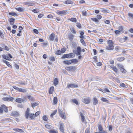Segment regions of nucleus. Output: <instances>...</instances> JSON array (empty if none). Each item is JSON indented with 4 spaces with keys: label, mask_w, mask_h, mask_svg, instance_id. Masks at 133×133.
Segmentation results:
<instances>
[{
    "label": "nucleus",
    "mask_w": 133,
    "mask_h": 133,
    "mask_svg": "<svg viewBox=\"0 0 133 133\" xmlns=\"http://www.w3.org/2000/svg\"><path fill=\"white\" fill-rule=\"evenodd\" d=\"M113 41L110 40L108 41V45L106 47V49L108 50H113L114 48V46L113 45Z\"/></svg>",
    "instance_id": "1"
},
{
    "label": "nucleus",
    "mask_w": 133,
    "mask_h": 133,
    "mask_svg": "<svg viewBox=\"0 0 133 133\" xmlns=\"http://www.w3.org/2000/svg\"><path fill=\"white\" fill-rule=\"evenodd\" d=\"M3 45L4 47V49L8 51L9 50V48L8 46L5 45L4 44Z\"/></svg>",
    "instance_id": "56"
},
{
    "label": "nucleus",
    "mask_w": 133,
    "mask_h": 133,
    "mask_svg": "<svg viewBox=\"0 0 133 133\" xmlns=\"http://www.w3.org/2000/svg\"><path fill=\"white\" fill-rule=\"evenodd\" d=\"M32 11L35 13H37L39 12V10L38 9H34Z\"/></svg>",
    "instance_id": "52"
},
{
    "label": "nucleus",
    "mask_w": 133,
    "mask_h": 133,
    "mask_svg": "<svg viewBox=\"0 0 133 133\" xmlns=\"http://www.w3.org/2000/svg\"><path fill=\"white\" fill-rule=\"evenodd\" d=\"M69 56L68 54H64L63 55L61 58L62 59H65L66 58H69Z\"/></svg>",
    "instance_id": "41"
},
{
    "label": "nucleus",
    "mask_w": 133,
    "mask_h": 133,
    "mask_svg": "<svg viewBox=\"0 0 133 133\" xmlns=\"http://www.w3.org/2000/svg\"><path fill=\"white\" fill-rule=\"evenodd\" d=\"M45 126L46 128L48 129H51L52 127L51 125H50L48 124H45Z\"/></svg>",
    "instance_id": "34"
},
{
    "label": "nucleus",
    "mask_w": 133,
    "mask_h": 133,
    "mask_svg": "<svg viewBox=\"0 0 133 133\" xmlns=\"http://www.w3.org/2000/svg\"><path fill=\"white\" fill-rule=\"evenodd\" d=\"M91 19L93 22H95L96 24H98L99 22L98 19L96 18H91Z\"/></svg>",
    "instance_id": "15"
},
{
    "label": "nucleus",
    "mask_w": 133,
    "mask_h": 133,
    "mask_svg": "<svg viewBox=\"0 0 133 133\" xmlns=\"http://www.w3.org/2000/svg\"><path fill=\"white\" fill-rule=\"evenodd\" d=\"M34 32L36 34H37L39 32L36 29H34L33 30Z\"/></svg>",
    "instance_id": "61"
},
{
    "label": "nucleus",
    "mask_w": 133,
    "mask_h": 133,
    "mask_svg": "<svg viewBox=\"0 0 133 133\" xmlns=\"http://www.w3.org/2000/svg\"><path fill=\"white\" fill-rule=\"evenodd\" d=\"M130 100L131 103L133 104V97L130 98Z\"/></svg>",
    "instance_id": "64"
},
{
    "label": "nucleus",
    "mask_w": 133,
    "mask_h": 133,
    "mask_svg": "<svg viewBox=\"0 0 133 133\" xmlns=\"http://www.w3.org/2000/svg\"><path fill=\"white\" fill-rule=\"evenodd\" d=\"M67 12L66 10L63 11L58 10L56 12V13L58 15H65L66 14Z\"/></svg>",
    "instance_id": "7"
},
{
    "label": "nucleus",
    "mask_w": 133,
    "mask_h": 133,
    "mask_svg": "<svg viewBox=\"0 0 133 133\" xmlns=\"http://www.w3.org/2000/svg\"><path fill=\"white\" fill-rule=\"evenodd\" d=\"M58 81L57 78H56L54 79L53 84L55 86L57 85L58 84Z\"/></svg>",
    "instance_id": "18"
},
{
    "label": "nucleus",
    "mask_w": 133,
    "mask_h": 133,
    "mask_svg": "<svg viewBox=\"0 0 133 133\" xmlns=\"http://www.w3.org/2000/svg\"><path fill=\"white\" fill-rule=\"evenodd\" d=\"M1 107L3 110H4V111L6 112H8V107L6 106L4 104H2L1 105Z\"/></svg>",
    "instance_id": "10"
},
{
    "label": "nucleus",
    "mask_w": 133,
    "mask_h": 133,
    "mask_svg": "<svg viewBox=\"0 0 133 133\" xmlns=\"http://www.w3.org/2000/svg\"><path fill=\"white\" fill-rule=\"evenodd\" d=\"M74 37V36L73 35L71 34L69 36V38L70 39L72 40L73 39Z\"/></svg>",
    "instance_id": "54"
},
{
    "label": "nucleus",
    "mask_w": 133,
    "mask_h": 133,
    "mask_svg": "<svg viewBox=\"0 0 133 133\" xmlns=\"http://www.w3.org/2000/svg\"><path fill=\"white\" fill-rule=\"evenodd\" d=\"M98 128L99 131H102L103 130V128L102 125L101 124H98Z\"/></svg>",
    "instance_id": "45"
},
{
    "label": "nucleus",
    "mask_w": 133,
    "mask_h": 133,
    "mask_svg": "<svg viewBox=\"0 0 133 133\" xmlns=\"http://www.w3.org/2000/svg\"><path fill=\"white\" fill-rule=\"evenodd\" d=\"M11 115L14 117H17L19 115V114L17 111H13L11 113Z\"/></svg>",
    "instance_id": "8"
},
{
    "label": "nucleus",
    "mask_w": 133,
    "mask_h": 133,
    "mask_svg": "<svg viewBox=\"0 0 133 133\" xmlns=\"http://www.w3.org/2000/svg\"><path fill=\"white\" fill-rule=\"evenodd\" d=\"M2 56L3 58L7 60H9L10 58H12V55L10 54H8V56L5 55H3Z\"/></svg>",
    "instance_id": "4"
},
{
    "label": "nucleus",
    "mask_w": 133,
    "mask_h": 133,
    "mask_svg": "<svg viewBox=\"0 0 133 133\" xmlns=\"http://www.w3.org/2000/svg\"><path fill=\"white\" fill-rule=\"evenodd\" d=\"M31 120H33L35 119V117L34 114L31 113L29 116Z\"/></svg>",
    "instance_id": "20"
},
{
    "label": "nucleus",
    "mask_w": 133,
    "mask_h": 133,
    "mask_svg": "<svg viewBox=\"0 0 133 133\" xmlns=\"http://www.w3.org/2000/svg\"><path fill=\"white\" fill-rule=\"evenodd\" d=\"M54 88L53 86H51L49 90V92L50 94H52L54 91Z\"/></svg>",
    "instance_id": "13"
},
{
    "label": "nucleus",
    "mask_w": 133,
    "mask_h": 133,
    "mask_svg": "<svg viewBox=\"0 0 133 133\" xmlns=\"http://www.w3.org/2000/svg\"><path fill=\"white\" fill-rule=\"evenodd\" d=\"M27 98L30 101H34L35 100V98L32 96L31 95H27Z\"/></svg>",
    "instance_id": "17"
},
{
    "label": "nucleus",
    "mask_w": 133,
    "mask_h": 133,
    "mask_svg": "<svg viewBox=\"0 0 133 133\" xmlns=\"http://www.w3.org/2000/svg\"><path fill=\"white\" fill-rule=\"evenodd\" d=\"M53 105H55L57 104L58 102V99L57 97H54L53 99Z\"/></svg>",
    "instance_id": "19"
},
{
    "label": "nucleus",
    "mask_w": 133,
    "mask_h": 133,
    "mask_svg": "<svg viewBox=\"0 0 133 133\" xmlns=\"http://www.w3.org/2000/svg\"><path fill=\"white\" fill-rule=\"evenodd\" d=\"M2 99L3 100L5 101H12L14 100V98L12 97H3Z\"/></svg>",
    "instance_id": "6"
},
{
    "label": "nucleus",
    "mask_w": 133,
    "mask_h": 133,
    "mask_svg": "<svg viewBox=\"0 0 133 133\" xmlns=\"http://www.w3.org/2000/svg\"><path fill=\"white\" fill-rule=\"evenodd\" d=\"M18 91L19 92H22L24 93L26 92V90L25 89H22L21 88H19L18 89Z\"/></svg>",
    "instance_id": "32"
},
{
    "label": "nucleus",
    "mask_w": 133,
    "mask_h": 133,
    "mask_svg": "<svg viewBox=\"0 0 133 133\" xmlns=\"http://www.w3.org/2000/svg\"><path fill=\"white\" fill-rule=\"evenodd\" d=\"M80 34L81 35L80 36V37L82 38H83V32L82 31H81ZM80 41L81 43H83V39H81Z\"/></svg>",
    "instance_id": "30"
},
{
    "label": "nucleus",
    "mask_w": 133,
    "mask_h": 133,
    "mask_svg": "<svg viewBox=\"0 0 133 133\" xmlns=\"http://www.w3.org/2000/svg\"><path fill=\"white\" fill-rule=\"evenodd\" d=\"M8 13L9 15L13 16H17V14L16 12L13 11L10 12H9Z\"/></svg>",
    "instance_id": "23"
},
{
    "label": "nucleus",
    "mask_w": 133,
    "mask_h": 133,
    "mask_svg": "<svg viewBox=\"0 0 133 133\" xmlns=\"http://www.w3.org/2000/svg\"><path fill=\"white\" fill-rule=\"evenodd\" d=\"M115 32L117 35L121 33V32L119 30H116L115 31Z\"/></svg>",
    "instance_id": "57"
},
{
    "label": "nucleus",
    "mask_w": 133,
    "mask_h": 133,
    "mask_svg": "<svg viewBox=\"0 0 133 133\" xmlns=\"http://www.w3.org/2000/svg\"><path fill=\"white\" fill-rule=\"evenodd\" d=\"M101 100L103 102H109V101L107 100V99L105 98L102 97L101 99Z\"/></svg>",
    "instance_id": "51"
},
{
    "label": "nucleus",
    "mask_w": 133,
    "mask_h": 133,
    "mask_svg": "<svg viewBox=\"0 0 133 133\" xmlns=\"http://www.w3.org/2000/svg\"><path fill=\"white\" fill-rule=\"evenodd\" d=\"M50 60L52 62L55 61V58L54 56H51L49 57Z\"/></svg>",
    "instance_id": "43"
},
{
    "label": "nucleus",
    "mask_w": 133,
    "mask_h": 133,
    "mask_svg": "<svg viewBox=\"0 0 133 133\" xmlns=\"http://www.w3.org/2000/svg\"><path fill=\"white\" fill-rule=\"evenodd\" d=\"M118 30H119L121 32H123V26H119L118 28Z\"/></svg>",
    "instance_id": "42"
},
{
    "label": "nucleus",
    "mask_w": 133,
    "mask_h": 133,
    "mask_svg": "<svg viewBox=\"0 0 133 133\" xmlns=\"http://www.w3.org/2000/svg\"><path fill=\"white\" fill-rule=\"evenodd\" d=\"M128 18L129 19H133V14L129 12L128 13Z\"/></svg>",
    "instance_id": "38"
},
{
    "label": "nucleus",
    "mask_w": 133,
    "mask_h": 133,
    "mask_svg": "<svg viewBox=\"0 0 133 133\" xmlns=\"http://www.w3.org/2000/svg\"><path fill=\"white\" fill-rule=\"evenodd\" d=\"M78 87V85L74 84H68L67 85V88H77Z\"/></svg>",
    "instance_id": "5"
},
{
    "label": "nucleus",
    "mask_w": 133,
    "mask_h": 133,
    "mask_svg": "<svg viewBox=\"0 0 133 133\" xmlns=\"http://www.w3.org/2000/svg\"><path fill=\"white\" fill-rule=\"evenodd\" d=\"M97 17L98 19H100L102 18V16L100 15H98L97 16Z\"/></svg>",
    "instance_id": "59"
},
{
    "label": "nucleus",
    "mask_w": 133,
    "mask_h": 133,
    "mask_svg": "<svg viewBox=\"0 0 133 133\" xmlns=\"http://www.w3.org/2000/svg\"><path fill=\"white\" fill-rule=\"evenodd\" d=\"M66 49L65 48H63L61 49V51L62 54L64 53L66 51Z\"/></svg>",
    "instance_id": "47"
},
{
    "label": "nucleus",
    "mask_w": 133,
    "mask_h": 133,
    "mask_svg": "<svg viewBox=\"0 0 133 133\" xmlns=\"http://www.w3.org/2000/svg\"><path fill=\"white\" fill-rule=\"evenodd\" d=\"M124 58L123 57H119L117 58V60L119 61H122L124 59Z\"/></svg>",
    "instance_id": "44"
},
{
    "label": "nucleus",
    "mask_w": 133,
    "mask_h": 133,
    "mask_svg": "<svg viewBox=\"0 0 133 133\" xmlns=\"http://www.w3.org/2000/svg\"><path fill=\"white\" fill-rule=\"evenodd\" d=\"M72 102L73 103H75L76 105H78V102L77 100L74 99L72 100Z\"/></svg>",
    "instance_id": "46"
},
{
    "label": "nucleus",
    "mask_w": 133,
    "mask_h": 133,
    "mask_svg": "<svg viewBox=\"0 0 133 133\" xmlns=\"http://www.w3.org/2000/svg\"><path fill=\"white\" fill-rule=\"evenodd\" d=\"M112 129V127L111 125L109 126V130L110 131H111Z\"/></svg>",
    "instance_id": "60"
},
{
    "label": "nucleus",
    "mask_w": 133,
    "mask_h": 133,
    "mask_svg": "<svg viewBox=\"0 0 133 133\" xmlns=\"http://www.w3.org/2000/svg\"><path fill=\"white\" fill-rule=\"evenodd\" d=\"M110 66L115 72H117L118 70L117 69L115 66Z\"/></svg>",
    "instance_id": "36"
},
{
    "label": "nucleus",
    "mask_w": 133,
    "mask_h": 133,
    "mask_svg": "<svg viewBox=\"0 0 133 133\" xmlns=\"http://www.w3.org/2000/svg\"><path fill=\"white\" fill-rule=\"evenodd\" d=\"M63 63L67 65L70 64H71V60L64 61H63Z\"/></svg>",
    "instance_id": "21"
},
{
    "label": "nucleus",
    "mask_w": 133,
    "mask_h": 133,
    "mask_svg": "<svg viewBox=\"0 0 133 133\" xmlns=\"http://www.w3.org/2000/svg\"><path fill=\"white\" fill-rule=\"evenodd\" d=\"M15 19L14 18H10L9 21L10 24L12 25H14L15 23Z\"/></svg>",
    "instance_id": "24"
},
{
    "label": "nucleus",
    "mask_w": 133,
    "mask_h": 133,
    "mask_svg": "<svg viewBox=\"0 0 133 133\" xmlns=\"http://www.w3.org/2000/svg\"><path fill=\"white\" fill-rule=\"evenodd\" d=\"M90 99L89 98H85L84 99V103L88 104L90 103Z\"/></svg>",
    "instance_id": "16"
},
{
    "label": "nucleus",
    "mask_w": 133,
    "mask_h": 133,
    "mask_svg": "<svg viewBox=\"0 0 133 133\" xmlns=\"http://www.w3.org/2000/svg\"><path fill=\"white\" fill-rule=\"evenodd\" d=\"M60 131L63 133H64V130L63 127V124L62 123H60V127L59 128Z\"/></svg>",
    "instance_id": "11"
},
{
    "label": "nucleus",
    "mask_w": 133,
    "mask_h": 133,
    "mask_svg": "<svg viewBox=\"0 0 133 133\" xmlns=\"http://www.w3.org/2000/svg\"><path fill=\"white\" fill-rule=\"evenodd\" d=\"M30 111L29 108H27L25 114V116L26 119H28L29 117V116L30 114Z\"/></svg>",
    "instance_id": "9"
},
{
    "label": "nucleus",
    "mask_w": 133,
    "mask_h": 133,
    "mask_svg": "<svg viewBox=\"0 0 133 133\" xmlns=\"http://www.w3.org/2000/svg\"><path fill=\"white\" fill-rule=\"evenodd\" d=\"M120 71L124 73L126 72V70L123 68V67L120 69Z\"/></svg>",
    "instance_id": "50"
},
{
    "label": "nucleus",
    "mask_w": 133,
    "mask_h": 133,
    "mask_svg": "<svg viewBox=\"0 0 133 133\" xmlns=\"http://www.w3.org/2000/svg\"><path fill=\"white\" fill-rule=\"evenodd\" d=\"M93 104L94 105L97 104L98 103V102L97 99L96 98H93Z\"/></svg>",
    "instance_id": "29"
},
{
    "label": "nucleus",
    "mask_w": 133,
    "mask_h": 133,
    "mask_svg": "<svg viewBox=\"0 0 133 133\" xmlns=\"http://www.w3.org/2000/svg\"><path fill=\"white\" fill-rule=\"evenodd\" d=\"M39 104V103L38 102H34L31 103V106L33 108L38 105Z\"/></svg>",
    "instance_id": "28"
},
{
    "label": "nucleus",
    "mask_w": 133,
    "mask_h": 133,
    "mask_svg": "<svg viewBox=\"0 0 133 133\" xmlns=\"http://www.w3.org/2000/svg\"><path fill=\"white\" fill-rule=\"evenodd\" d=\"M42 119L44 121H47L48 120L47 115H45L43 116L42 117Z\"/></svg>",
    "instance_id": "26"
},
{
    "label": "nucleus",
    "mask_w": 133,
    "mask_h": 133,
    "mask_svg": "<svg viewBox=\"0 0 133 133\" xmlns=\"http://www.w3.org/2000/svg\"><path fill=\"white\" fill-rule=\"evenodd\" d=\"M3 62L5 63L9 67H10L11 68H12V66L6 60H3Z\"/></svg>",
    "instance_id": "31"
},
{
    "label": "nucleus",
    "mask_w": 133,
    "mask_h": 133,
    "mask_svg": "<svg viewBox=\"0 0 133 133\" xmlns=\"http://www.w3.org/2000/svg\"><path fill=\"white\" fill-rule=\"evenodd\" d=\"M118 65L119 68L120 69L123 67V66L121 64H118Z\"/></svg>",
    "instance_id": "62"
},
{
    "label": "nucleus",
    "mask_w": 133,
    "mask_h": 133,
    "mask_svg": "<svg viewBox=\"0 0 133 133\" xmlns=\"http://www.w3.org/2000/svg\"><path fill=\"white\" fill-rule=\"evenodd\" d=\"M13 130L16 132H24V131L22 129H19L18 128H14L13 129Z\"/></svg>",
    "instance_id": "12"
},
{
    "label": "nucleus",
    "mask_w": 133,
    "mask_h": 133,
    "mask_svg": "<svg viewBox=\"0 0 133 133\" xmlns=\"http://www.w3.org/2000/svg\"><path fill=\"white\" fill-rule=\"evenodd\" d=\"M40 113L41 112L40 111H37L35 113V114H34V115H35V117H36L38 116Z\"/></svg>",
    "instance_id": "49"
},
{
    "label": "nucleus",
    "mask_w": 133,
    "mask_h": 133,
    "mask_svg": "<svg viewBox=\"0 0 133 133\" xmlns=\"http://www.w3.org/2000/svg\"><path fill=\"white\" fill-rule=\"evenodd\" d=\"M57 112V110L56 109L50 115V117L51 118L53 117V116L56 114Z\"/></svg>",
    "instance_id": "40"
},
{
    "label": "nucleus",
    "mask_w": 133,
    "mask_h": 133,
    "mask_svg": "<svg viewBox=\"0 0 133 133\" xmlns=\"http://www.w3.org/2000/svg\"><path fill=\"white\" fill-rule=\"evenodd\" d=\"M49 132V133H58L57 131L53 130H50Z\"/></svg>",
    "instance_id": "48"
},
{
    "label": "nucleus",
    "mask_w": 133,
    "mask_h": 133,
    "mask_svg": "<svg viewBox=\"0 0 133 133\" xmlns=\"http://www.w3.org/2000/svg\"><path fill=\"white\" fill-rule=\"evenodd\" d=\"M58 114L59 115H60L61 114L63 113V110L62 109H58Z\"/></svg>",
    "instance_id": "53"
},
{
    "label": "nucleus",
    "mask_w": 133,
    "mask_h": 133,
    "mask_svg": "<svg viewBox=\"0 0 133 133\" xmlns=\"http://www.w3.org/2000/svg\"><path fill=\"white\" fill-rule=\"evenodd\" d=\"M16 101L17 102L21 103L23 102V100L20 98H17L16 100Z\"/></svg>",
    "instance_id": "27"
},
{
    "label": "nucleus",
    "mask_w": 133,
    "mask_h": 133,
    "mask_svg": "<svg viewBox=\"0 0 133 133\" xmlns=\"http://www.w3.org/2000/svg\"><path fill=\"white\" fill-rule=\"evenodd\" d=\"M81 49L79 47H78L76 50H74L73 51V52L77 56L81 54Z\"/></svg>",
    "instance_id": "2"
},
{
    "label": "nucleus",
    "mask_w": 133,
    "mask_h": 133,
    "mask_svg": "<svg viewBox=\"0 0 133 133\" xmlns=\"http://www.w3.org/2000/svg\"><path fill=\"white\" fill-rule=\"evenodd\" d=\"M85 133H90V131L89 128H87L86 129L85 131Z\"/></svg>",
    "instance_id": "58"
},
{
    "label": "nucleus",
    "mask_w": 133,
    "mask_h": 133,
    "mask_svg": "<svg viewBox=\"0 0 133 133\" xmlns=\"http://www.w3.org/2000/svg\"><path fill=\"white\" fill-rule=\"evenodd\" d=\"M62 54L60 50H58L56 51L55 54L56 55H59Z\"/></svg>",
    "instance_id": "37"
},
{
    "label": "nucleus",
    "mask_w": 133,
    "mask_h": 133,
    "mask_svg": "<svg viewBox=\"0 0 133 133\" xmlns=\"http://www.w3.org/2000/svg\"><path fill=\"white\" fill-rule=\"evenodd\" d=\"M47 17L48 18H53V16L51 14H50L48 15Z\"/></svg>",
    "instance_id": "55"
},
{
    "label": "nucleus",
    "mask_w": 133,
    "mask_h": 133,
    "mask_svg": "<svg viewBox=\"0 0 133 133\" xmlns=\"http://www.w3.org/2000/svg\"><path fill=\"white\" fill-rule=\"evenodd\" d=\"M64 3L65 4H72L73 3V2L71 0H67L65 1Z\"/></svg>",
    "instance_id": "25"
},
{
    "label": "nucleus",
    "mask_w": 133,
    "mask_h": 133,
    "mask_svg": "<svg viewBox=\"0 0 133 133\" xmlns=\"http://www.w3.org/2000/svg\"><path fill=\"white\" fill-rule=\"evenodd\" d=\"M65 69L68 71H74L77 69V68L74 66H67L65 68Z\"/></svg>",
    "instance_id": "3"
},
{
    "label": "nucleus",
    "mask_w": 133,
    "mask_h": 133,
    "mask_svg": "<svg viewBox=\"0 0 133 133\" xmlns=\"http://www.w3.org/2000/svg\"><path fill=\"white\" fill-rule=\"evenodd\" d=\"M71 60V64L72 63H73L74 64H76L78 62V60L76 59H73Z\"/></svg>",
    "instance_id": "22"
},
{
    "label": "nucleus",
    "mask_w": 133,
    "mask_h": 133,
    "mask_svg": "<svg viewBox=\"0 0 133 133\" xmlns=\"http://www.w3.org/2000/svg\"><path fill=\"white\" fill-rule=\"evenodd\" d=\"M68 20L74 22H76L77 21L76 19L75 18H72L70 19H68Z\"/></svg>",
    "instance_id": "39"
},
{
    "label": "nucleus",
    "mask_w": 133,
    "mask_h": 133,
    "mask_svg": "<svg viewBox=\"0 0 133 133\" xmlns=\"http://www.w3.org/2000/svg\"><path fill=\"white\" fill-rule=\"evenodd\" d=\"M55 37V34L54 33H52L50 35L49 38L50 40L53 41L54 40Z\"/></svg>",
    "instance_id": "14"
},
{
    "label": "nucleus",
    "mask_w": 133,
    "mask_h": 133,
    "mask_svg": "<svg viewBox=\"0 0 133 133\" xmlns=\"http://www.w3.org/2000/svg\"><path fill=\"white\" fill-rule=\"evenodd\" d=\"M59 116L63 119H65V118L66 115L64 112L61 114L59 115Z\"/></svg>",
    "instance_id": "33"
},
{
    "label": "nucleus",
    "mask_w": 133,
    "mask_h": 133,
    "mask_svg": "<svg viewBox=\"0 0 133 133\" xmlns=\"http://www.w3.org/2000/svg\"><path fill=\"white\" fill-rule=\"evenodd\" d=\"M104 90L105 92H110V91L108 88H105L104 89Z\"/></svg>",
    "instance_id": "63"
},
{
    "label": "nucleus",
    "mask_w": 133,
    "mask_h": 133,
    "mask_svg": "<svg viewBox=\"0 0 133 133\" xmlns=\"http://www.w3.org/2000/svg\"><path fill=\"white\" fill-rule=\"evenodd\" d=\"M69 55V58H72L74 57L75 56V55L73 53H71L69 54H68Z\"/></svg>",
    "instance_id": "35"
}]
</instances>
